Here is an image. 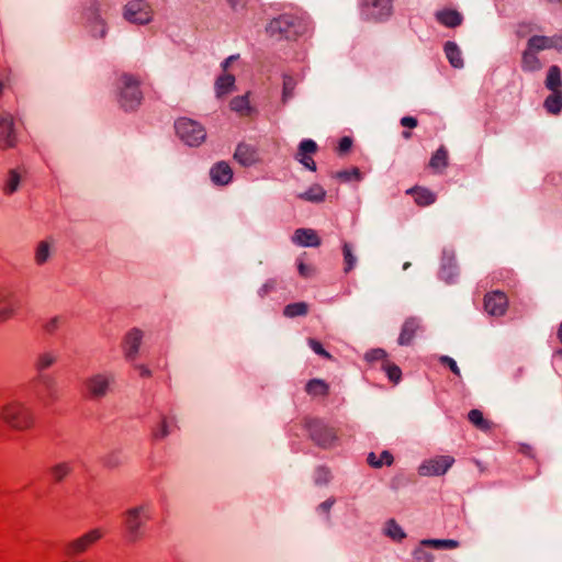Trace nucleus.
<instances>
[{"label": "nucleus", "mask_w": 562, "mask_h": 562, "mask_svg": "<svg viewBox=\"0 0 562 562\" xmlns=\"http://www.w3.org/2000/svg\"><path fill=\"white\" fill-rule=\"evenodd\" d=\"M308 30V22L303 16L294 14H280L266 26L267 34L277 41H296Z\"/></svg>", "instance_id": "obj_1"}, {"label": "nucleus", "mask_w": 562, "mask_h": 562, "mask_svg": "<svg viewBox=\"0 0 562 562\" xmlns=\"http://www.w3.org/2000/svg\"><path fill=\"white\" fill-rule=\"evenodd\" d=\"M0 418L15 430H26L34 426L35 414L31 406L21 400H11L0 407Z\"/></svg>", "instance_id": "obj_2"}, {"label": "nucleus", "mask_w": 562, "mask_h": 562, "mask_svg": "<svg viewBox=\"0 0 562 562\" xmlns=\"http://www.w3.org/2000/svg\"><path fill=\"white\" fill-rule=\"evenodd\" d=\"M149 519V504H140L124 513V527L130 542H136L144 536L145 527Z\"/></svg>", "instance_id": "obj_3"}, {"label": "nucleus", "mask_w": 562, "mask_h": 562, "mask_svg": "<svg viewBox=\"0 0 562 562\" xmlns=\"http://www.w3.org/2000/svg\"><path fill=\"white\" fill-rule=\"evenodd\" d=\"M119 103L124 111H134L142 102L143 94L138 81L131 75L124 74L117 80Z\"/></svg>", "instance_id": "obj_4"}, {"label": "nucleus", "mask_w": 562, "mask_h": 562, "mask_svg": "<svg viewBox=\"0 0 562 562\" xmlns=\"http://www.w3.org/2000/svg\"><path fill=\"white\" fill-rule=\"evenodd\" d=\"M175 130L178 137L188 146L201 145L206 137L204 127L191 119L181 117L176 121Z\"/></svg>", "instance_id": "obj_5"}, {"label": "nucleus", "mask_w": 562, "mask_h": 562, "mask_svg": "<svg viewBox=\"0 0 562 562\" xmlns=\"http://www.w3.org/2000/svg\"><path fill=\"white\" fill-rule=\"evenodd\" d=\"M392 12V0H362L361 15L367 21L387 20Z\"/></svg>", "instance_id": "obj_6"}, {"label": "nucleus", "mask_w": 562, "mask_h": 562, "mask_svg": "<svg viewBox=\"0 0 562 562\" xmlns=\"http://www.w3.org/2000/svg\"><path fill=\"white\" fill-rule=\"evenodd\" d=\"M306 427L312 440L322 448H329L337 440L335 430L319 419L307 422Z\"/></svg>", "instance_id": "obj_7"}, {"label": "nucleus", "mask_w": 562, "mask_h": 562, "mask_svg": "<svg viewBox=\"0 0 562 562\" xmlns=\"http://www.w3.org/2000/svg\"><path fill=\"white\" fill-rule=\"evenodd\" d=\"M123 16L131 23L147 24L153 19V11L145 0H132L125 4Z\"/></svg>", "instance_id": "obj_8"}, {"label": "nucleus", "mask_w": 562, "mask_h": 562, "mask_svg": "<svg viewBox=\"0 0 562 562\" xmlns=\"http://www.w3.org/2000/svg\"><path fill=\"white\" fill-rule=\"evenodd\" d=\"M113 382L112 373L101 372L88 378L85 384L92 398H102L108 394Z\"/></svg>", "instance_id": "obj_9"}, {"label": "nucleus", "mask_w": 562, "mask_h": 562, "mask_svg": "<svg viewBox=\"0 0 562 562\" xmlns=\"http://www.w3.org/2000/svg\"><path fill=\"white\" fill-rule=\"evenodd\" d=\"M453 463V457L438 456L436 458L424 461L418 468V473L422 476L443 475L452 467Z\"/></svg>", "instance_id": "obj_10"}, {"label": "nucleus", "mask_w": 562, "mask_h": 562, "mask_svg": "<svg viewBox=\"0 0 562 562\" xmlns=\"http://www.w3.org/2000/svg\"><path fill=\"white\" fill-rule=\"evenodd\" d=\"M101 537L102 532L99 529H92L79 538L69 541L65 547V554L69 558L82 554Z\"/></svg>", "instance_id": "obj_11"}, {"label": "nucleus", "mask_w": 562, "mask_h": 562, "mask_svg": "<svg viewBox=\"0 0 562 562\" xmlns=\"http://www.w3.org/2000/svg\"><path fill=\"white\" fill-rule=\"evenodd\" d=\"M508 307L506 294L499 290L490 292L484 297V310L491 316H503Z\"/></svg>", "instance_id": "obj_12"}, {"label": "nucleus", "mask_w": 562, "mask_h": 562, "mask_svg": "<svg viewBox=\"0 0 562 562\" xmlns=\"http://www.w3.org/2000/svg\"><path fill=\"white\" fill-rule=\"evenodd\" d=\"M86 19L90 29V33L95 38H103L108 33L105 21L102 19L99 12V5L93 3L86 11Z\"/></svg>", "instance_id": "obj_13"}, {"label": "nucleus", "mask_w": 562, "mask_h": 562, "mask_svg": "<svg viewBox=\"0 0 562 562\" xmlns=\"http://www.w3.org/2000/svg\"><path fill=\"white\" fill-rule=\"evenodd\" d=\"M15 145L13 117L10 113H0V147L11 148Z\"/></svg>", "instance_id": "obj_14"}, {"label": "nucleus", "mask_w": 562, "mask_h": 562, "mask_svg": "<svg viewBox=\"0 0 562 562\" xmlns=\"http://www.w3.org/2000/svg\"><path fill=\"white\" fill-rule=\"evenodd\" d=\"M16 312L15 293L8 286H0V323L14 316Z\"/></svg>", "instance_id": "obj_15"}, {"label": "nucleus", "mask_w": 562, "mask_h": 562, "mask_svg": "<svg viewBox=\"0 0 562 562\" xmlns=\"http://www.w3.org/2000/svg\"><path fill=\"white\" fill-rule=\"evenodd\" d=\"M527 47L539 53L550 48L562 49V37L561 36H543L533 35L527 42Z\"/></svg>", "instance_id": "obj_16"}, {"label": "nucleus", "mask_w": 562, "mask_h": 562, "mask_svg": "<svg viewBox=\"0 0 562 562\" xmlns=\"http://www.w3.org/2000/svg\"><path fill=\"white\" fill-rule=\"evenodd\" d=\"M143 336H144L143 331L138 328H132L125 335V338L123 341V349H124L125 358L128 361H133L136 359L138 351H139L142 340H143Z\"/></svg>", "instance_id": "obj_17"}, {"label": "nucleus", "mask_w": 562, "mask_h": 562, "mask_svg": "<svg viewBox=\"0 0 562 562\" xmlns=\"http://www.w3.org/2000/svg\"><path fill=\"white\" fill-rule=\"evenodd\" d=\"M317 144L313 139H303L297 149L295 158L308 170L315 171L316 164L311 157L312 154L316 153Z\"/></svg>", "instance_id": "obj_18"}, {"label": "nucleus", "mask_w": 562, "mask_h": 562, "mask_svg": "<svg viewBox=\"0 0 562 562\" xmlns=\"http://www.w3.org/2000/svg\"><path fill=\"white\" fill-rule=\"evenodd\" d=\"M234 159L244 167H250L259 160V157L254 146L240 143L235 149Z\"/></svg>", "instance_id": "obj_19"}, {"label": "nucleus", "mask_w": 562, "mask_h": 562, "mask_svg": "<svg viewBox=\"0 0 562 562\" xmlns=\"http://www.w3.org/2000/svg\"><path fill=\"white\" fill-rule=\"evenodd\" d=\"M210 178L217 186L228 184L233 178V170L226 161H218L210 169Z\"/></svg>", "instance_id": "obj_20"}, {"label": "nucleus", "mask_w": 562, "mask_h": 562, "mask_svg": "<svg viewBox=\"0 0 562 562\" xmlns=\"http://www.w3.org/2000/svg\"><path fill=\"white\" fill-rule=\"evenodd\" d=\"M292 241L302 247H318L321 238L312 228H297L293 236Z\"/></svg>", "instance_id": "obj_21"}, {"label": "nucleus", "mask_w": 562, "mask_h": 562, "mask_svg": "<svg viewBox=\"0 0 562 562\" xmlns=\"http://www.w3.org/2000/svg\"><path fill=\"white\" fill-rule=\"evenodd\" d=\"M58 360V355L53 350H44L36 355L34 359V369L38 374H44L43 372L50 367H53Z\"/></svg>", "instance_id": "obj_22"}, {"label": "nucleus", "mask_w": 562, "mask_h": 562, "mask_svg": "<svg viewBox=\"0 0 562 562\" xmlns=\"http://www.w3.org/2000/svg\"><path fill=\"white\" fill-rule=\"evenodd\" d=\"M418 328H419V321L417 318H415V317L407 318L402 326V330H401V334L397 339L398 345L408 346L412 342Z\"/></svg>", "instance_id": "obj_23"}, {"label": "nucleus", "mask_w": 562, "mask_h": 562, "mask_svg": "<svg viewBox=\"0 0 562 562\" xmlns=\"http://www.w3.org/2000/svg\"><path fill=\"white\" fill-rule=\"evenodd\" d=\"M458 274L457 263L452 254L443 252L440 277L446 282L451 283L453 278Z\"/></svg>", "instance_id": "obj_24"}, {"label": "nucleus", "mask_w": 562, "mask_h": 562, "mask_svg": "<svg viewBox=\"0 0 562 562\" xmlns=\"http://www.w3.org/2000/svg\"><path fill=\"white\" fill-rule=\"evenodd\" d=\"M36 381H38L43 385L44 390L46 391V395L40 397V400L44 404H48L52 400H55L57 397L56 381L52 375L38 374L36 378Z\"/></svg>", "instance_id": "obj_25"}, {"label": "nucleus", "mask_w": 562, "mask_h": 562, "mask_svg": "<svg viewBox=\"0 0 562 562\" xmlns=\"http://www.w3.org/2000/svg\"><path fill=\"white\" fill-rule=\"evenodd\" d=\"M447 59L450 65L454 68H463L464 61L462 58V53L459 46L454 42L448 41L443 47Z\"/></svg>", "instance_id": "obj_26"}, {"label": "nucleus", "mask_w": 562, "mask_h": 562, "mask_svg": "<svg viewBox=\"0 0 562 562\" xmlns=\"http://www.w3.org/2000/svg\"><path fill=\"white\" fill-rule=\"evenodd\" d=\"M542 68V64L537 57V53L526 47L521 57V69L526 72L538 71Z\"/></svg>", "instance_id": "obj_27"}, {"label": "nucleus", "mask_w": 562, "mask_h": 562, "mask_svg": "<svg viewBox=\"0 0 562 562\" xmlns=\"http://www.w3.org/2000/svg\"><path fill=\"white\" fill-rule=\"evenodd\" d=\"M406 193L414 195L415 202L420 206L431 205L436 201V194L425 188H412Z\"/></svg>", "instance_id": "obj_28"}, {"label": "nucleus", "mask_w": 562, "mask_h": 562, "mask_svg": "<svg viewBox=\"0 0 562 562\" xmlns=\"http://www.w3.org/2000/svg\"><path fill=\"white\" fill-rule=\"evenodd\" d=\"M437 20L447 27H457L462 21L463 16L456 10H443L436 14Z\"/></svg>", "instance_id": "obj_29"}, {"label": "nucleus", "mask_w": 562, "mask_h": 562, "mask_svg": "<svg viewBox=\"0 0 562 562\" xmlns=\"http://www.w3.org/2000/svg\"><path fill=\"white\" fill-rule=\"evenodd\" d=\"M72 472V464L69 461L58 462L49 468L52 479L56 483H60Z\"/></svg>", "instance_id": "obj_30"}, {"label": "nucleus", "mask_w": 562, "mask_h": 562, "mask_svg": "<svg viewBox=\"0 0 562 562\" xmlns=\"http://www.w3.org/2000/svg\"><path fill=\"white\" fill-rule=\"evenodd\" d=\"M561 70L558 66L553 65L548 70L546 78V87L552 92H559L561 91Z\"/></svg>", "instance_id": "obj_31"}, {"label": "nucleus", "mask_w": 562, "mask_h": 562, "mask_svg": "<svg viewBox=\"0 0 562 562\" xmlns=\"http://www.w3.org/2000/svg\"><path fill=\"white\" fill-rule=\"evenodd\" d=\"M305 391L313 396H325L328 394L329 385L322 379H312L307 382Z\"/></svg>", "instance_id": "obj_32"}, {"label": "nucleus", "mask_w": 562, "mask_h": 562, "mask_svg": "<svg viewBox=\"0 0 562 562\" xmlns=\"http://www.w3.org/2000/svg\"><path fill=\"white\" fill-rule=\"evenodd\" d=\"M420 546L431 547L438 550H451L459 547V542L453 539H424Z\"/></svg>", "instance_id": "obj_33"}, {"label": "nucleus", "mask_w": 562, "mask_h": 562, "mask_svg": "<svg viewBox=\"0 0 562 562\" xmlns=\"http://www.w3.org/2000/svg\"><path fill=\"white\" fill-rule=\"evenodd\" d=\"M52 256V243L48 240H42L37 244L35 249V262L38 266L46 263Z\"/></svg>", "instance_id": "obj_34"}, {"label": "nucleus", "mask_w": 562, "mask_h": 562, "mask_svg": "<svg viewBox=\"0 0 562 562\" xmlns=\"http://www.w3.org/2000/svg\"><path fill=\"white\" fill-rule=\"evenodd\" d=\"M326 191L319 184H313L307 191L300 193L299 198L304 201L318 203L325 199Z\"/></svg>", "instance_id": "obj_35"}, {"label": "nucleus", "mask_w": 562, "mask_h": 562, "mask_svg": "<svg viewBox=\"0 0 562 562\" xmlns=\"http://www.w3.org/2000/svg\"><path fill=\"white\" fill-rule=\"evenodd\" d=\"M235 77L231 74L220 76L215 81V91L217 97L224 95L234 87Z\"/></svg>", "instance_id": "obj_36"}, {"label": "nucleus", "mask_w": 562, "mask_h": 562, "mask_svg": "<svg viewBox=\"0 0 562 562\" xmlns=\"http://www.w3.org/2000/svg\"><path fill=\"white\" fill-rule=\"evenodd\" d=\"M231 109L232 111L238 113L241 116L249 115L251 112V106L249 105L248 95H239L235 97L231 101Z\"/></svg>", "instance_id": "obj_37"}, {"label": "nucleus", "mask_w": 562, "mask_h": 562, "mask_svg": "<svg viewBox=\"0 0 562 562\" xmlns=\"http://www.w3.org/2000/svg\"><path fill=\"white\" fill-rule=\"evenodd\" d=\"M308 313V304L305 302H295L288 304L283 310V315L289 318L305 316Z\"/></svg>", "instance_id": "obj_38"}, {"label": "nucleus", "mask_w": 562, "mask_h": 562, "mask_svg": "<svg viewBox=\"0 0 562 562\" xmlns=\"http://www.w3.org/2000/svg\"><path fill=\"white\" fill-rule=\"evenodd\" d=\"M297 81L290 75L283 76L281 101L286 104L293 97Z\"/></svg>", "instance_id": "obj_39"}, {"label": "nucleus", "mask_w": 562, "mask_h": 562, "mask_svg": "<svg viewBox=\"0 0 562 562\" xmlns=\"http://www.w3.org/2000/svg\"><path fill=\"white\" fill-rule=\"evenodd\" d=\"M342 255H344V272H350L357 265V257L353 252V248L349 243H344L342 245Z\"/></svg>", "instance_id": "obj_40"}, {"label": "nucleus", "mask_w": 562, "mask_h": 562, "mask_svg": "<svg viewBox=\"0 0 562 562\" xmlns=\"http://www.w3.org/2000/svg\"><path fill=\"white\" fill-rule=\"evenodd\" d=\"M65 323V318L61 315H55L42 323L44 333L48 336H53Z\"/></svg>", "instance_id": "obj_41"}, {"label": "nucleus", "mask_w": 562, "mask_h": 562, "mask_svg": "<svg viewBox=\"0 0 562 562\" xmlns=\"http://www.w3.org/2000/svg\"><path fill=\"white\" fill-rule=\"evenodd\" d=\"M367 461L372 468H381L383 464L391 465L393 463V456L386 450L378 458L373 452H370Z\"/></svg>", "instance_id": "obj_42"}, {"label": "nucleus", "mask_w": 562, "mask_h": 562, "mask_svg": "<svg viewBox=\"0 0 562 562\" xmlns=\"http://www.w3.org/2000/svg\"><path fill=\"white\" fill-rule=\"evenodd\" d=\"M544 106L552 114L560 113L562 110V92L559 91L550 94L544 101Z\"/></svg>", "instance_id": "obj_43"}, {"label": "nucleus", "mask_w": 562, "mask_h": 562, "mask_svg": "<svg viewBox=\"0 0 562 562\" xmlns=\"http://www.w3.org/2000/svg\"><path fill=\"white\" fill-rule=\"evenodd\" d=\"M448 165V151L443 146H440L432 155L429 166L434 169L446 168Z\"/></svg>", "instance_id": "obj_44"}, {"label": "nucleus", "mask_w": 562, "mask_h": 562, "mask_svg": "<svg viewBox=\"0 0 562 562\" xmlns=\"http://www.w3.org/2000/svg\"><path fill=\"white\" fill-rule=\"evenodd\" d=\"M385 535L396 541H401L406 537V533L402 527L394 519L387 520L385 526Z\"/></svg>", "instance_id": "obj_45"}, {"label": "nucleus", "mask_w": 562, "mask_h": 562, "mask_svg": "<svg viewBox=\"0 0 562 562\" xmlns=\"http://www.w3.org/2000/svg\"><path fill=\"white\" fill-rule=\"evenodd\" d=\"M469 420L479 429H490L491 423L483 417V414L479 409H471L468 414Z\"/></svg>", "instance_id": "obj_46"}, {"label": "nucleus", "mask_w": 562, "mask_h": 562, "mask_svg": "<svg viewBox=\"0 0 562 562\" xmlns=\"http://www.w3.org/2000/svg\"><path fill=\"white\" fill-rule=\"evenodd\" d=\"M331 480L330 470L326 467H317L314 472V483L317 486H325Z\"/></svg>", "instance_id": "obj_47"}, {"label": "nucleus", "mask_w": 562, "mask_h": 562, "mask_svg": "<svg viewBox=\"0 0 562 562\" xmlns=\"http://www.w3.org/2000/svg\"><path fill=\"white\" fill-rule=\"evenodd\" d=\"M20 182H21L20 175L16 172V170L11 169L9 171V177H8V180L3 188L4 193L5 194L14 193L19 189Z\"/></svg>", "instance_id": "obj_48"}, {"label": "nucleus", "mask_w": 562, "mask_h": 562, "mask_svg": "<svg viewBox=\"0 0 562 562\" xmlns=\"http://www.w3.org/2000/svg\"><path fill=\"white\" fill-rule=\"evenodd\" d=\"M335 177L344 182H348L352 179H356L358 181H360L362 179V175L359 170V168L357 167H353L352 169L350 170H341V171H338Z\"/></svg>", "instance_id": "obj_49"}, {"label": "nucleus", "mask_w": 562, "mask_h": 562, "mask_svg": "<svg viewBox=\"0 0 562 562\" xmlns=\"http://www.w3.org/2000/svg\"><path fill=\"white\" fill-rule=\"evenodd\" d=\"M413 562H434L432 553L425 550V547L420 544L413 551Z\"/></svg>", "instance_id": "obj_50"}, {"label": "nucleus", "mask_w": 562, "mask_h": 562, "mask_svg": "<svg viewBox=\"0 0 562 562\" xmlns=\"http://www.w3.org/2000/svg\"><path fill=\"white\" fill-rule=\"evenodd\" d=\"M277 286H278L277 279H269L258 290V295L260 297H266L270 293L274 292L277 290Z\"/></svg>", "instance_id": "obj_51"}, {"label": "nucleus", "mask_w": 562, "mask_h": 562, "mask_svg": "<svg viewBox=\"0 0 562 562\" xmlns=\"http://www.w3.org/2000/svg\"><path fill=\"white\" fill-rule=\"evenodd\" d=\"M384 370L389 379L394 383H397L401 380L402 371L396 364L386 363Z\"/></svg>", "instance_id": "obj_52"}, {"label": "nucleus", "mask_w": 562, "mask_h": 562, "mask_svg": "<svg viewBox=\"0 0 562 562\" xmlns=\"http://www.w3.org/2000/svg\"><path fill=\"white\" fill-rule=\"evenodd\" d=\"M307 344L311 347V349L318 356H322L326 359H331V355L323 348L322 344L318 340L314 338H308Z\"/></svg>", "instance_id": "obj_53"}, {"label": "nucleus", "mask_w": 562, "mask_h": 562, "mask_svg": "<svg viewBox=\"0 0 562 562\" xmlns=\"http://www.w3.org/2000/svg\"><path fill=\"white\" fill-rule=\"evenodd\" d=\"M170 434L168 423L166 418H162L159 427L157 430L154 431V438L155 439H164Z\"/></svg>", "instance_id": "obj_54"}, {"label": "nucleus", "mask_w": 562, "mask_h": 562, "mask_svg": "<svg viewBox=\"0 0 562 562\" xmlns=\"http://www.w3.org/2000/svg\"><path fill=\"white\" fill-rule=\"evenodd\" d=\"M386 357L385 350L381 348L372 349L368 351L364 356L366 360L368 361H378L381 359H384Z\"/></svg>", "instance_id": "obj_55"}, {"label": "nucleus", "mask_w": 562, "mask_h": 562, "mask_svg": "<svg viewBox=\"0 0 562 562\" xmlns=\"http://www.w3.org/2000/svg\"><path fill=\"white\" fill-rule=\"evenodd\" d=\"M336 503V499L334 497H329L328 499H326L325 502L321 503L318 506H317V512L319 513H324L327 515V519H329V512L331 509V507L334 506V504Z\"/></svg>", "instance_id": "obj_56"}, {"label": "nucleus", "mask_w": 562, "mask_h": 562, "mask_svg": "<svg viewBox=\"0 0 562 562\" xmlns=\"http://www.w3.org/2000/svg\"><path fill=\"white\" fill-rule=\"evenodd\" d=\"M440 362H441L442 364L448 366V367L450 368V370H451L454 374L460 375V369H459V367H458L457 362H456L452 358H450L449 356H442V357L440 358Z\"/></svg>", "instance_id": "obj_57"}, {"label": "nucleus", "mask_w": 562, "mask_h": 562, "mask_svg": "<svg viewBox=\"0 0 562 562\" xmlns=\"http://www.w3.org/2000/svg\"><path fill=\"white\" fill-rule=\"evenodd\" d=\"M351 146L352 139L349 136H345L339 140L338 153L345 154L351 148Z\"/></svg>", "instance_id": "obj_58"}, {"label": "nucleus", "mask_w": 562, "mask_h": 562, "mask_svg": "<svg viewBox=\"0 0 562 562\" xmlns=\"http://www.w3.org/2000/svg\"><path fill=\"white\" fill-rule=\"evenodd\" d=\"M297 268L299 273L304 278H311L315 272L312 266L305 265L304 262H300Z\"/></svg>", "instance_id": "obj_59"}, {"label": "nucleus", "mask_w": 562, "mask_h": 562, "mask_svg": "<svg viewBox=\"0 0 562 562\" xmlns=\"http://www.w3.org/2000/svg\"><path fill=\"white\" fill-rule=\"evenodd\" d=\"M103 463L105 467L115 468L120 464V460L116 454H110L104 458Z\"/></svg>", "instance_id": "obj_60"}, {"label": "nucleus", "mask_w": 562, "mask_h": 562, "mask_svg": "<svg viewBox=\"0 0 562 562\" xmlns=\"http://www.w3.org/2000/svg\"><path fill=\"white\" fill-rule=\"evenodd\" d=\"M417 124V120L413 116H404L401 119V125L404 127L414 128Z\"/></svg>", "instance_id": "obj_61"}, {"label": "nucleus", "mask_w": 562, "mask_h": 562, "mask_svg": "<svg viewBox=\"0 0 562 562\" xmlns=\"http://www.w3.org/2000/svg\"><path fill=\"white\" fill-rule=\"evenodd\" d=\"M237 58H238V55H231L229 57H227V58H226V59L221 64L222 69H223L224 71H226V70H227V68L231 66V64H232L234 60H236Z\"/></svg>", "instance_id": "obj_62"}, {"label": "nucleus", "mask_w": 562, "mask_h": 562, "mask_svg": "<svg viewBox=\"0 0 562 562\" xmlns=\"http://www.w3.org/2000/svg\"><path fill=\"white\" fill-rule=\"evenodd\" d=\"M232 8L237 10L238 8H244L246 4V0H227Z\"/></svg>", "instance_id": "obj_63"}, {"label": "nucleus", "mask_w": 562, "mask_h": 562, "mask_svg": "<svg viewBox=\"0 0 562 562\" xmlns=\"http://www.w3.org/2000/svg\"><path fill=\"white\" fill-rule=\"evenodd\" d=\"M137 369L139 370L140 375L143 376H150L151 374L150 370L144 366H137Z\"/></svg>", "instance_id": "obj_64"}]
</instances>
